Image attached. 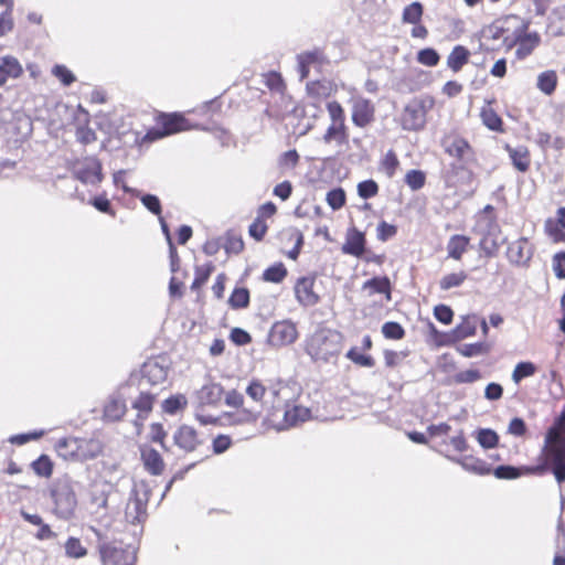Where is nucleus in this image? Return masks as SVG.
<instances>
[{
    "label": "nucleus",
    "instance_id": "nucleus-33",
    "mask_svg": "<svg viewBox=\"0 0 565 565\" xmlns=\"http://www.w3.org/2000/svg\"><path fill=\"white\" fill-rule=\"evenodd\" d=\"M186 405H188V399H186L185 395L175 394V395H172L163 401L162 409L164 413H167L169 415H174L178 412L184 409Z\"/></svg>",
    "mask_w": 565,
    "mask_h": 565
},
{
    "label": "nucleus",
    "instance_id": "nucleus-42",
    "mask_svg": "<svg viewBox=\"0 0 565 565\" xmlns=\"http://www.w3.org/2000/svg\"><path fill=\"white\" fill-rule=\"evenodd\" d=\"M65 553L68 557L81 558L87 554V550L76 537H70L65 543Z\"/></svg>",
    "mask_w": 565,
    "mask_h": 565
},
{
    "label": "nucleus",
    "instance_id": "nucleus-53",
    "mask_svg": "<svg viewBox=\"0 0 565 565\" xmlns=\"http://www.w3.org/2000/svg\"><path fill=\"white\" fill-rule=\"evenodd\" d=\"M143 507L138 499L129 500L126 507V516L131 522H139Z\"/></svg>",
    "mask_w": 565,
    "mask_h": 565
},
{
    "label": "nucleus",
    "instance_id": "nucleus-11",
    "mask_svg": "<svg viewBox=\"0 0 565 565\" xmlns=\"http://www.w3.org/2000/svg\"><path fill=\"white\" fill-rule=\"evenodd\" d=\"M169 364L164 358L150 359L141 367V382L160 385L167 381Z\"/></svg>",
    "mask_w": 565,
    "mask_h": 565
},
{
    "label": "nucleus",
    "instance_id": "nucleus-24",
    "mask_svg": "<svg viewBox=\"0 0 565 565\" xmlns=\"http://www.w3.org/2000/svg\"><path fill=\"white\" fill-rule=\"evenodd\" d=\"M451 460L460 465L465 470L475 472L477 475L483 476L491 472V467L489 463L472 456L451 458Z\"/></svg>",
    "mask_w": 565,
    "mask_h": 565
},
{
    "label": "nucleus",
    "instance_id": "nucleus-51",
    "mask_svg": "<svg viewBox=\"0 0 565 565\" xmlns=\"http://www.w3.org/2000/svg\"><path fill=\"white\" fill-rule=\"evenodd\" d=\"M379 186L377 183L373 180H365L358 184V194L362 199H370L377 194Z\"/></svg>",
    "mask_w": 565,
    "mask_h": 565
},
{
    "label": "nucleus",
    "instance_id": "nucleus-7",
    "mask_svg": "<svg viewBox=\"0 0 565 565\" xmlns=\"http://www.w3.org/2000/svg\"><path fill=\"white\" fill-rule=\"evenodd\" d=\"M60 456L86 460L94 458L100 451L98 443L77 438H62L56 444Z\"/></svg>",
    "mask_w": 565,
    "mask_h": 565
},
{
    "label": "nucleus",
    "instance_id": "nucleus-21",
    "mask_svg": "<svg viewBox=\"0 0 565 565\" xmlns=\"http://www.w3.org/2000/svg\"><path fill=\"white\" fill-rule=\"evenodd\" d=\"M446 151L457 159L468 162L472 159V149L467 140L455 137L450 142L445 143Z\"/></svg>",
    "mask_w": 565,
    "mask_h": 565
},
{
    "label": "nucleus",
    "instance_id": "nucleus-29",
    "mask_svg": "<svg viewBox=\"0 0 565 565\" xmlns=\"http://www.w3.org/2000/svg\"><path fill=\"white\" fill-rule=\"evenodd\" d=\"M322 60V54L319 51L306 52L297 56L298 70L300 73V79H305L309 74V67L311 64L319 63Z\"/></svg>",
    "mask_w": 565,
    "mask_h": 565
},
{
    "label": "nucleus",
    "instance_id": "nucleus-26",
    "mask_svg": "<svg viewBox=\"0 0 565 565\" xmlns=\"http://www.w3.org/2000/svg\"><path fill=\"white\" fill-rule=\"evenodd\" d=\"M125 413L126 403L124 398L119 395L110 396L104 408L105 417L110 420H118L125 415Z\"/></svg>",
    "mask_w": 565,
    "mask_h": 565
},
{
    "label": "nucleus",
    "instance_id": "nucleus-12",
    "mask_svg": "<svg viewBox=\"0 0 565 565\" xmlns=\"http://www.w3.org/2000/svg\"><path fill=\"white\" fill-rule=\"evenodd\" d=\"M99 552L104 565H134L135 554L130 548H120L105 543L100 545Z\"/></svg>",
    "mask_w": 565,
    "mask_h": 565
},
{
    "label": "nucleus",
    "instance_id": "nucleus-16",
    "mask_svg": "<svg viewBox=\"0 0 565 565\" xmlns=\"http://www.w3.org/2000/svg\"><path fill=\"white\" fill-rule=\"evenodd\" d=\"M532 246L524 237L511 243L508 247V257L511 263L523 265L532 257Z\"/></svg>",
    "mask_w": 565,
    "mask_h": 565
},
{
    "label": "nucleus",
    "instance_id": "nucleus-55",
    "mask_svg": "<svg viewBox=\"0 0 565 565\" xmlns=\"http://www.w3.org/2000/svg\"><path fill=\"white\" fill-rule=\"evenodd\" d=\"M435 318L444 324H449L452 321L454 312L445 305H438L434 309Z\"/></svg>",
    "mask_w": 565,
    "mask_h": 565
},
{
    "label": "nucleus",
    "instance_id": "nucleus-22",
    "mask_svg": "<svg viewBox=\"0 0 565 565\" xmlns=\"http://www.w3.org/2000/svg\"><path fill=\"white\" fill-rule=\"evenodd\" d=\"M191 126L188 120L180 114H172L163 119V132L156 134L151 139L159 138L162 136L175 134L179 131L188 130Z\"/></svg>",
    "mask_w": 565,
    "mask_h": 565
},
{
    "label": "nucleus",
    "instance_id": "nucleus-34",
    "mask_svg": "<svg viewBox=\"0 0 565 565\" xmlns=\"http://www.w3.org/2000/svg\"><path fill=\"white\" fill-rule=\"evenodd\" d=\"M556 84L557 76L554 71H545L537 76V88L546 95L555 90Z\"/></svg>",
    "mask_w": 565,
    "mask_h": 565
},
{
    "label": "nucleus",
    "instance_id": "nucleus-27",
    "mask_svg": "<svg viewBox=\"0 0 565 565\" xmlns=\"http://www.w3.org/2000/svg\"><path fill=\"white\" fill-rule=\"evenodd\" d=\"M469 237L463 235H454L449 238L447 244V252L450 258L456 260L461 259L469 245Z\"/></svg>",
    "mask_w": 565,
    "mask_h": 565
},
{
    "label": "nucleus",
    "instance_id": "nucleus-57",
    "mask_svg": "<svg viewBox=\"0 0 565 565\" xmlns=\"http://www.w3.org/2000/svg\"><path fill=\"white\" fill-rule=\"evenodd\" d=\"M141 202L145 205V207L148 209L151 213L160 216L161 204L156 195L145 194L141 196Z\"/></svg>",
    "mask_w": 565,
    "mask_h": 565
},
{
    "label": "nucleus",
    "instance_id": "nucleus-19",
    "mask_svg": "<svg viewBox=\"0 0 565 565\" xmlns=\"http://www.w3.org/2000/svg\"><path fill=\"white\" fill-rule=\"evenodd\" d=\"M174 443L185 451H192L199 445L196 431L190 426H181L174 434Z\"/></svg>",
    "mask_w": 565,
    "mask_h": 565
},
{
    "label": "nucleus",
    "instance_id": "nucleus-54",
    "mask_svg": "<svg viewBox=\"0 0 565 565\" xmlns=\"http://www.w3.org/2000/svg\"><path fill=\"white\" fill-rule=\"evenodd\" d=\"M382 333L387 339L398 340L404 335V330L397 322H385L382 327Z\"/></svg>",
    "mask_w": 565,
    "mask_h": 565
},
{
    "label": "nucleus",
    "instance_id": "nucleus-30",
    "mask_svg": "<svg viewBox=\"0 0 565 565\" xmlns=\"http://www.w3.org/2000/svg\"><path fill=\"white\" fill-rule=\"evenodd\" d=\"M469 52L466 47L457 45L447 58V65L454 72H458L468 62Z\"/></svg>",
    "mask_w": 565,
    "mask_h": 565
},
{
    "label": "nucleus",
    "instance_id": "nucleus-40",
    "mask_svg": "<svg viewBox=\"0 0 565 565\" xmlns=\"http://www.w3.org/2000/svg\"><path fill=\"white\" fill-rule=\"evenodd\" d=\"M286 276L287 269L281 263L270 266L263 274V278L265 281L275 284L281 282Z\"/></svg>",
    "mask_w": 565,
    "mask_h": 565
},
{
    "label": "nucleus",
    "instance_id": "nucleus-9",
    "mask_svg": "<svg viewBox=\"0 0 565 565\" xmlns=\"http://www.w3.org/2000/svg\"><path fill=\"white\" fill-rule=\"evenodd\" d=\"M298 330L291 320H281L275 322L268 334V343L275 348H281L292 344L298 339Z\"/></svg>",
    "mask_w": 565,
    "mask_h": 565
},
{
    "label": "nucleus",
    "instance_id": "nucleus-41",
    "mask_svg": "<svg viewBox=\"0 0 565 565\" xmlns=\"http://www.w3.org/2000/svg\"><path fill=\"white\" fill-rule=\"evenodd\" d=\"M228 303L234 309L245 308L249 303V292L246 288H235L228 299Z\"/></svg>",
    "mask_w": 565,
    "mask_h": 565
},
{
    "label": "nucleus",
    "instance_id": "nucleus-3",
    "mask_svg": "<svg viewBox=\"0 0 565 565\" xmlns=\"http://www.w3.org/2000/svg\"><path fill=\"white\" fill-rule=\"evenodd\" d=\"M343 334L330 328H318L306 339V353L315 362L335 360L343 349Z\"/></svg>",
    "mask_w": 565,
    "mask_h": 565
},
{
    "label": "nucleus",
    "instance_id": "nucleus-28",
    "mask_svg": "<svg viewBox=\"0 0 565 565\" xmlns=\"http://www.w3.org/2000/svg\"><path fill=\"white\" fill-rule=\"evenodd\" d=\"M508 151L510 154V158L512 160L513 166L519 171H526L530 166V153L526 147L519 146L516 148H510L508 147Z\"/></svg>",
    "mask_w": 565,
    "mask_h": 565
},
{
    "label": "nucleus",
    "instance_id": "nucleus-20",
    "mask_svg": "<svg viewBox=\"0 0 565 565\" xmlns=\"http://www.w3.org/2000/svg\"><path fill=\"white\" fill-rule=\"evenodd\" d=\"M223 396V387L217 383H207L196 392L201 405H216Z\"/></svg>",
    "mask_w": 565,
    "mask_h": 565
},
{
    "label": "nucleus",
    "instance_id": "nucleus-31",
    "mask_svg": "<svg viewBox=\"0 0 565 565\" xmlns=\"http://www.w3.org/2000/svg\"><path fill=\"white\" fill-rule=\"evenodd\" d=\"M424 13L423 4L418 1L412 2L406 6L402 13L403 23L418 24Z\"/></svg>",
    "mask_w": 565,
    "mask_h": 565
},
{
    "label": "nucleus",
    "instance_id": "nucleus-1",
    "mask_svg": "<svg viewBox=\"0 0 565 565\" xmlns=\"http://www.w3.org/2000/svg\"><path fill=\"white\" fill-rule=\"evenodd\" d=\"M245 394L249 403H245L243 394L236 390L225 393V404L235 408L226 414V418L232 425H254L265 415H270L286 404L291 397L290 387L281 382L273 383L266 386L260 380L253 379L245 387Z\"/></svg>",
    "mask_w": 565,
    "mask_h": 565
},
{
    "label": "nucleus",
    "instance_id": "nucleus-8",
    "mask_svg": "<svg viewBox=\"0 0 565 565\" xmlns=\"http://www.w3.org/2000/svg\"><path fill=\"white\" fill-rule=\"evenodd\" d=\"M529 23L522 21L513 32L512 38L507 36L504 43L508 47L516 45L515 56L519 60L527 57L540 44V35L536 32H527Z\"/></svg>",
    "mask_w": 565,
    "mask_h": 565
},
{
    "label": "nucleus",
    "instance_id": "nucleus-17",
    "mask_svg": "<svg viewBox=\"0 0 565 565\" xmlns=\"http://www.w3.org/2000/svg\"><path fill=\"white\" fill-rule=\"evenodd\" d=\"M23 72L22 65L11 55L0 58V86L4 85L8 78H18Z\"/></svg>",
    "mask_w": 565,
    "mask_h": 565
},
{
    "label": "nucleus",
    "instance_id": "nucleus-47",
    "mask_svg": "<svg viewBox=\"0 0 565 565\" xmlns=\"http://www.w3.org/2000/svg\"><path fill=\"white\" fill-rule=\"evenodd\" d=\"M398 163L396 154L390 150L382 160L381 169L388 178H392L398 167Z\"/></svg>",
    "mask_w": 565,
    "mask_h": 565
},
{
    "label": "nucleus",
    "instance_id": "nucleus-5",
    "mask_svg": "<svg viewBox=\"0 0 565 565\" xmlns=\"http://www.w3.org/2000/svg\"><path fill=\"white\" fill-rule=\"evenodd\" d=\"M435 99L431 96H419L409 100L399 117L405 130H420L426 124V115L433 109Z\"/></svg>",
    "mask_w": 565,
    "mask_h": 565
},
{
    "label": "nucleus",
    "instance_id": "nucleus-35",
    "mask_svg": "<svg viewBox=\"0 0 565 565\" xmlns=\"http://www.w3.org/2000/svg\"><path fill=\"white\" fill-rule=\"evenodd\" d=\"M476 439L484 449L494 448L499 443L498 434L489 428H481L476 433Z\"/></svg>",
    "mask_w": 565,
    "mask_h": 565
},
{
    "label": "nucleus",
    "instance_id": "nucleus-52",
    "mask_svg": "<svg viewBox=\"0 0 565 565\" xmlns=\"http://www.w3.org/2000/svg\"><path fill=\"white\" fill-rule=\"evenodd\" d=\"M347 358L361 366L371 367L374 365V360L370 355L360 353L356 348L350 349Z\"/></svg>",
    "mask_w": 565,
    "mask_h": 565
},
{
    "label": "nucleus",
    "instance_id": "nucleus-6",
    "mask_svg": "<svg viewBox=\"0 0 565 565\" xmlns=\"http://www.w3.org/2000/svg\"><path fill=\"white\" fill-rule=\"evenodd\" d=\"M54 515L62 520L71 519L77 507V498L72 482L67 479L57 481L51 490Z\"/></svg>",
    "mask_w": 565,
    "mask_h": 565
},
{
    "label": "nucleus",
    "instance_id": "nucleus-4",
    "mask_svg": "<svg viewBox=\"0 0 565 565\" xmlns=\"http://www.w3.org/2000/svg\"><path fill=\"white\" fill-rule=\"evenodd\" d=\"M289 401L290 397L286 401V404L280 411H275L273 414L264 416L263 424L266 428L281 431L309 419V408L300 405H291Z\"/></svg>",
    "mask_w": 565,
    "mask_h": 565
},
{
    "label": "nucleus",
    "instance_id": "nucleus-10",
    "mask_svg": "<svg viewBox=\"0 0 565 565\" xmlns=\"http://www.w3.org/2000/svg\"><path fill=\"white\" fill-rule=\"evenodd\" d=\"M114 486L106 480H95L88 491L89 511L94 514H104L107 510L108 497Z\"/></svg>",
    "mask_w": 565,
    "mask_h": 565
},
{
    "label": "nucleus",
    "instance_id": "nucleus-64",
    "mask_svg": "<svg viewBox=\"0 0 565 565\" xmlns=\"http://www.w3.org/2000/svg\"><path fill=\"white\" fill-rule=\"evenodd\" d=\"M298 161H299V154L297 153L296 150L286 151L280 158V164L287 169L295 168L297 166Z\"/></svg>",
    "mask_w": 565,
    "mask_h": 565
},
{
    "label": "nucleus",
    "instance_id": "nucleus-61",
    "mask_svg": "<svg viewBox=\"0 0 565 565\" xmlns=\"http://www.w3.org/2000/svg\"><path fill=\"white\" fill-rule=\"evenodd\" d=\"M481 379V374L478 370H466L459 372L455 380L457 383H473Z\"/></svg>",
    "mask_w": 565,
    "mask_h": 565
},
{
    "label": "nucleus",
    "instance_id": "nucleus-62",
    "mask_svg": "<svg viewBox=\"0 0 565 565\" xmlns=\"http://www.w3.org/2000/svg\"><path fill=\"white\" fill-rule=\"evenodd\" d=\"M525 431H526V426L522 418L515 417L510 422L509 427H508L509 434L516 436V437H521L525 434Z\"/></svg>",
    "mask_w": 565,
    "mask_h": 565
},
{
    "label": "nucleus",
    "instance_id": "nucleus-60",
    "mask_svg": "<svg viewBox=\"0 0 565 565\" xmlns=\"http://www.w3.org/2000/svg\"><path fill=\"white\" fill-rule=\"evenodd\" d=\"M232 445V440L227 435H218L213 439V451L215 454L225 452Z\"/></svg>",
    "mask_w": 565,
    "mask_h": 565
},
{
    "label": "nucleus",
    "instance_id": "nucleus-38",
    "mask_svg": "<svg viewBox=\"0 0 565 565\" xmlns=\"http://www.w3.org/2000/svg\"><path fill=\"white\" fill-rule=\"evenodd\" d=\"M153 396L148 393H140L132 404V407L139 412V417H146L152 409Z\"/></svg>",
    "mask_w": 565,
    "mask_h": 565
},
{
    "label": "nucleus",
    "instance_id": "nucleus-44",
    "mask_svg": "<svg viewBox=\"0 0 565 565\" xmlns=\"http://www.w3.org/2000/svg\"><path fill=\"white\" fill-rule=\"evenodd\" d=\"M426 175L420 170H411L405 175L406 184L413 190L417 191L425 184Z\"/></svg>",
    "mask_w": 565,
    "mask_h": 565
},
{
    "label": "nucleus",
    "instance_id": "nucleus-2",
    "mask_svg": "<svg viewBox=\"0 0 565 565\" xmlns=\"http://www.w3.org/2000/svg\"><path fill=\"white\" fill-rule=\"evenodd\" d=\"M542 457L543 462L539 466L521 468L499 466L493 470V475L498 479H516L524 475L540 476L551 468L556 481L559 484L563 483L565 481V438L556 429L547 434Z\"/></svg>",
    "mask_w": 565,
    "mask_h": 565
},
{
    "label": "nucleus",
    "instance_id": "nucleus-49",
    "mask_svg": "<svg viewBox=\"0 0 565 565\" xmlns=\"http://www.w3.org/2000/svg\"><path fill=\"white\" fill-rule=\"evenodd\" d=\"M52 74L65 86L75 82V75L64 65H55Z\"/></svg>",
    "mask_w": 565,
    "mask_h": 565
},
{
    "label": "nucleus",
    "instance_id": "nucleus-56",
    "mask_svg": "<svg viewBox=\"0 0 565 565\" xmlns=\"http://www.w3.org/2000/svg\"><path fill=\"white\" fill-rule=\"evenodd\" d=\"M76 139L83 145H88L96 140V134L87 126H79L76 129Z\"/></svg>",
    "mask_w": 565,
    "mask_h": 565
},
{
    "label": "nucleus",
    "instance_id": "nucleus-18",
    "mask_svg": "<svg viewBox=\"0 0 565 565\" xmlns=\"http://www.w3.org/2000/svg\"><path fill=\"white\" fill-rule=\"evenodd\" d=\"M141 459L148 472L154 476L162 473L164 469V462L161 455L157 450L149 447H143L141 449Z\"/></svg>",
    "mask_w": 565,
    "mask_h": 565
},
{
    "label": "nucleus",
    "instance_id": "nucleus-50",
    "mask_svg": "<svg viewBox=\"0 0 565 565\" xmlns=\"http://www.w3.org/2000/svg\"><path fill=\"white\" fill-rule=\"evenodd\" d=\"M327 110H328V115L330 117L331 122L345 124L344 110L338 102H335V100L329 102L327 104Z\"/></svg>",
    "mask_w": 565,
    "mask_h": 565
},
{
    "label": "nucleus",
    "instance_id": "nucleus-36",
    "mask_svg": "<svg viewBox=\"0 0 565 565\" xmlns=\"http://www.w3.org/2000/svg\"><path fill=\"white\" fill-rule=\"evenodd\" d=\"M536 366L532 362H520L515 365L511 379L515 384H519L523 379L534 375Z\"/></svg>",
    "mask_w": 565,
    "mask_h": 565
},
{
    "label": "nucleus",
    "instance_id": "nucleus-13",
    "mask_svg": "<svg viewBox=\"0 0 565 565\" xmlns=\"http://www.w3.org/2000/svg\"><path fill=\"white\" fill-rule=\"evenodd\" d=\"M315 276H305L296 281L294 287L297 301L303 307H312L319 302V296L315 291Z\"/></svg>",
    "mask_w": 565,
    "mask_h": 565
},
{
    "label": "nucleus",
    "instance_id": "nucleus-37",
    "mask_svg": "<svg viewBox=\"0 0 565 565\" xmlns=\"http://www.w3.org/2000/svg\"><path fill=\"white\" fill-rule=\"evenodd\" d=\"M466 278L467 274L465 271L450 273L440 279L439 286L443 290H449L451 288L461 286Z\"/></svg>",
    "mask_w": 565,
    "mask_h": 565
},
{
    "label": "nucleus",
    "instance_id": "nucleus-59",
    "mask_svg": "<svg viewBox=\"0 0 565 565\" xmlns=\"http://www.w3.org/2000/svg\"><path fill=\"white\" fill-rule=\"evenodd\" d=\"M460 354L467 358L480 355L486 352L483 343L465 344L459 349Z\"/></svg>",
    "mask_w": 565,
    "mask_h": 565
},
{
    "label": "nucleus",
    "instance_id": "nucleus-63",
    "mask_svg": "<svg viewBox=\"0 0 565 565\" xmlns=\"http://www.w3.org/2000/svg\"><path fill=\"white\" fill-rule=\"evenodd\" d=\"M503 388L498 383H489L484 390V397L489 401H498L502 397Z\"/></svg>",
    "mask_w": 565,
    "mask_h": 565
},
{
    "label": "nucleus",
    "instance_id": "nucleus-43",
    "mask_svg": "<svg viewBox=\"0 0 565 565\" xmlns=\"http://www.w3.org/2000/svg\"><path fill=\"white\" fill-rule=\"evenodd\" d=\"M363 288L377 294H386L390 298V280L386 277L372 278L364 284Z\"/></svg>",
    "mask_w": 565,
    "mask_h": 565
},
{
    "label": "nucleus",
    "instance_id": "nucleus-23",
    "mask_svg": "<svg viewBox=\"0 0 565 565\" xmlns=\"http://www.w3.org/2000/svg\"><path fill=\"white\" fill-rule=\"evenodd\" d=\"M365 238L363 233L352 230L348 233L347 241L342 246L344 254L360 257L364 253Z\"/></svg>",
    "mask_w": 565,
    "mask_h": 565
},
{
    "label": "nucleus",
    "instance_id": "nucleus-48",
    "mask_svg": "<svg viewBox=\"0 0 565 565\" xmlns=\"http://www.w3.org/2000/svg\"><path fill=\"white\" fill-rule=\"evenodd\" d=\"M558 222L552 218L545 222V232L553 239V242H565V232L558 227Z\"/></svg>",
    "mask_w": 565,
    "mask_h": 565
},
{
    "label": "nucleus",
    "instance_id": "nucleus-15",
    "mask_svg": "<svg viewBox=\"0 0 565 565\" xmlns=\"http://www.w3.org/2000/svg\"><path fill=\"white\" fill-rule=\"evenodd\" d=\"M374 107L370 100L355 97L352 98V121L358 127H365L373 121Z\"/></svg>",
    "mask_w": 565,
    "mask_h": 565
},
{
    "label": "nucleus",
    "instance_id": "nucleus-45",
    "mask_svg": "<svg viewBox=\"0 0 565 565\" xmlns=\"http://www.w3.org/2000/svg\"><path fill=\"white\" fill-rule=\"evenodd\" d=\"M326 200L332 210H339L345 203V192L341 188L333 189L327 193Z\"/></svg>",
    "mask_w": 565,
    "mask_h": 565
},
{
    "label": "nucleus",
    "instance_id": "nucleus-58",
    "mask_svg": "<svg viewBox=\"0 0 565 565\" xmlns=\"http://www.w3.org/2000/svg\"><path fill=\"white\" fill-rule=\"evenodd\" d=\"M553 270L559 279L565 278V252L557 253L553 257Z\"/></svg>",
    "mask_w": 565,
    "mask_h": 565
},
{
    "label": "nucleus",
    "instance_id": "nucleus-14",
    "mask_svg": "<svg viewBox=\"0 0 565 565\" xmlns=\"http://www.w3.org/2000/svg\"><path fill=\"white\" fill-rule=\"evenodd\" d=\"M75 175L86 184H97L102 181V164L96 158H87L75 167Z\"/></svg>",
    "mask_w": 565,
    "mask_h": 565
},
{
    "label": "nucleus",
    "instance_id": "nucleus-46",
    "mask_svg": "<svg viewBox=\"0 0 565 565\" xmlns=\"http://www.w3.org/2000/svg\"><path fill=\"white\" fill-rule=\"evenodd\" d=\"M439 60V54L430 47L423 49L417 53V61L425 66H436Z\"/></svg>",
    "mask_w": 565,
    "mask_h": 565
},
{
    "label": "nucleus",
    "instance_id": "nucleus-39",
    "mask_svg": "<svg viewBox=\"0 0 565 565\" xmlns=\"http://www.w3.org/2000/svg\"><path fill=\"white\" fill-rule=\"evenodd\" d=\"M32 469L38 476L49 478L53 472V463L47 456L42 455L32 462Z\"/></svg>",
    "mask_w": 565,
    "mask_h": 565
},
{
    "label": "nucleus",
    "instance_id": "nucleus-25",
    "mask_svg": "<svg viewBox=\"0 0 565 565\" xmlns=\"http://www.w3.org/2000/svg\"><path fill=\"white\" fill-rule=\"evenodd\" d=\"M322 140L324 143L335 142L338 145H343L348 140V131L347 126L343 122H330L324 135L322 136Z\"/></svg>",
    "mask_w": 565,
    "mask_h": 565
},
{
    "label": "nucleus",
    "instance_id": "nucleus-32",
    "mask_svg": "<svg viewBox=\"0 0 565 565\" xmlns=\"http://www.w3.org/2000/svg\"><path fill=\"white\" fill-rule=\"evenodd\" d=\"M480 117L484 126H487L490 130L501 131L502 130V120L499 115L494 111L492 107L484 106L481 109Z\"/></svg>",
    "mask_w": 565,
    "mask_h": 565
}]
</instances>
